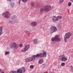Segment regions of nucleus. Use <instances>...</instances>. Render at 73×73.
<instances>
[{"instance_id":"423d86ee","label":"nucleus","mask_w":73,"mask_h":73,"mask_svg":"<svg viewBox=\"0 0 73 73\" xmlns=\"http://www.w3.org/2000/svg\"><path fill=\"white\" fill-rule=\"evenodd\" d=\"M57 27L55 26H52L51 27L50 30V34H52L53 33L57 31Z\"/></svg>"},{"instance_id":"f03ea898","label":"nucleus","mask_w":73,"mask_h":73,"mask_svg":"<svg viewBox=\"0 0 73 73\" xmlns=\"http://www.w3.org/2000/svg\"><path fill=\"white\" fill-rule=\"evenodd\" d=\"M53 8V7H51L50 5H48L45 7L44 8H41L40 9V12H43L44 11H45L46 12H49Z\"/></svg>"},{"instance_id":"393cba45","label":"nucleus","mask_w":73,"mask_h":73,"mask_svg":"<svg viewBox=\"0 0 73 73\" xmlns=\"http://www.w3.org/2000/svg\"><path fill=\"white\" fill-rule=\"evenodd\" d=\"M71 70L72 72H73V66H71Z\"/></svg>"},{"instance_id":"2eb2a0df","label":"nucleus","mask_w":73,"mask_h":73,"mask_svg":"<svg viewBox=\"0 0 73 73\" xmlns=\"http://www.w3.org/2000/svg\"><path fill=\"white\" fill-rule=\"evenodd\" d=\"M15 5V3L13 2H11L10 4V7L12 8V7H13Z\"/></svg>"},{"instance_id":"9b49d317","label":"nucleus","mask_w":73,"mask_h":73,"mask_svg":"<svg viewBox=\"0 0 73 73\" xmlns=\"http://www.w3.org/2000/svg\"><path fill=\"white\" fill-rule=\"evenodd\" d=\"M52 20L54 23H56L58 21V20L57 17L56 16H53L52 17Z\"/></svg>"},{"instance_id":"412c9836","label":"nucleus","mask_w":73,"mask_h":73,"mask_svg":"<svg viewBox=\"0 0 73 73\" xmlns=\"http://www.w3.org/2000/svg\"><path fill=\"white\" fill-rule=\"evenodd\" d=\"M3 26L0 27V31L3 32Z\"/></svg>"},{"instance_id":"2f4dec72","label":"nucleus","mask_w":73,"mask_h":73,"mask_svg":"<svg viewBox=\"0 0 73 73\" xmlns=\"http://www.w3.org/2000/svg\"><path fill=\"white\" fill-rule=\"evenodd\" d=\"M35 6H36V7H38V4H36V5H35Z\"/></svg>"},{"instance_id":"4468645a","label":"nucleus","mask_w":73,"mask_h":73,"mask_svg":"<svg viewBox=\"0 0 73 73\" xmlns=\"http://www.w3.org/2000/svg\"><path fill=\"white\" fill-rule=\"evenodd\" d=\"M44 62V60L42 59H40L38 61V63L39 64H42Z\"/></svg>"},{"instance_id":"cd10ccee","label":"nucleus","mask_w":73,"mask_h":73,"mask_svg":"<svg viewBox=\"0 0 73 73\" xmlns=\"http://www.w3.org/2000/svg\"><path fill=\"white\" fill-rule=\"evenodd\" d=\"M51 40L52 41H55V37L54 38H52Z\"/></svg>"},{"instance_id":"9d476101","label":"nucleus","mask_w":73,"mask_h":73,"mask_svg":"<svg viewBox=\"0 0 73 73\" xmlns=\"http://www.w3.org/2000/svg\"><path fill=\"white\" fill-rule=\"evenodd\" d=\"M55 40L56 42H59L61 41V38L58 35H56L55 36Z\"/></svg>"},{"instance_id":"f8f14e48","label":"nucleus","mask_w":73,"mask_h":73,"mask_svg":"<svg viewBox=\"0 0 73 73\" xmlns=\"http://www.w3.org/2000/svg\"><path fill=\"white\" fill-rule=\"evenodd\" d=\"M37 23L36 22H33L30 24V25H31V26L33 27H36V26L37 25Z\"/></svg>"},{"instance_id":"c9c22d12","label":"nucleus","mask_w":73,"mask_h":73,"mask_svg":"<svg viewBox=\"0 0 73 73\" xmlns=\"http://www.w3.org/2000/svg\"><path fill=\"white\" fill-rule=\"evenodd\" d=\"M70 1H72L73 3V0H70Z\"/></svg>"},{"instance_id":"6ab92c4d","label":"nucleus","mask_w":73,"mask_h":73,"mask_svg":"<svg viewBox=\"0 0 73 73\" xmlns=\"http://www.w3.org/2000/svg\"><path fill=\"white\" fill-rule=\"evenodd\" d=\"M31 4L32 7H35V3L33 2H32V3H31Z\"/></svg>"},{"instance_id":"aec40b11","label":"nucleus","mask_w":73,"mask_h":73,"mask_svg":"<svg viewBox=\"0 0 73 73\" xmlns=\"http://www.w3.org/2000/svg\"><path fill=\"white\" fill-rule=\"evenodd\" d=\"M25 61L26 62L30 61L29 58H27V59H26L25 60Z\"/></svg>"},{"instance_id":"f704fd0d","label":"nucleus","mask_w":73,"mask_h":73,"mask_svg":"<svg viewBox=\"0 0 73 73\" xmlns=\"http://www.w3.org/2000/svg\"><path fill=\"white\" fill-rule=\"evenodd\" d=\"M58 69H60V66H58Z\"/></svg>"},{"instance_id":"c756f323","label":"nucleus","mask_w":73,"mask_h":73,"mask_svg":"<svg viewBox=\"0 0 73 73\" xmlns=\"http://www.w3.org/2000/svg\"><path fill=\"white\" fill-rule=\"evenodd\" d=\"M9 23H10V24H12V23H13V21H9Z\"/></svg>"},{"instance_id":"7ed1b4c3","label":"nucleus","mask_w":73,"mask_h":73,"mask_svg":"<svg viewBox=\"0 0 73 73\" xmlns=\"http://www.w3.org/2000/svg\"><path fill=\"white\" fill-rule=\"evenodd\" d=\"M25 68L24 67H22L21 68L18 69L16 71H12L10 72L9 73H22L25 72Z\"/></svg>"},{"instance_id":"72a5a7b5","label":"nucleus","mask_w":73,"mask_h":73,"mask_svg":"<svg viewBox=\"0 0 73 73\" xmlns=\"http://www.w3.org/2000/svg\"><path fill=\"white\" fill-rule=\"evenodd\" d=\"M7 0V1H10V2H11V0L12 1V0Z\"/></svg>"},{"instance_id":"e433bc0d","label":"nucleus","mask_w":73,"mask_h":73,"mask_svg":"<svg viewBox=\"0 0 73 73\" xmlns=\"http://www.w3.org/2000/svg\"><path fill=\"white\" fill-rule=\"evenodd\" d=\"M1 69H0V72H1Z\"/></svg>"},{"instance_id":"4be33fe9","label":"nucleus","mask_w":73,"mask_h":73,"mask_svg":"<svg viewBox=\"0 0 73 73\" xmlns=\"http://www.w3.org/2000/svg\"><path fill=\"white\" fill-rule=\"evenodd\" d=\"M23 3H27L28 0H21Z\"/></svg>"},{"instance_id":"bb28decb","label":"nucleus","mask_w":73,"mask_h":73,"mask_svg":"<svg viewBox=\"0 0 73 73\" xmlns=\"http://www.w3.org/2000/svg\"><path fill=\"white\" fill-rule=\"evenodd\" d=\"M30 68H31V69H33V68H34V66L33 65H31L30 66Z\"/></svg>"},{"instance_id":"5701e85b","label":"nucleus","mask_w":73,"mask_h":73,"mask_svg":"<svg viewBox=\"0 0 73 73\" xmlns=\"http://www.w3.org/2000/svg\"><path fill=\"white\" fill-rule=\"evenodd\" d=\"M65 65V64L64 62H62L61 63V65L62 66H64Z\"/></svg>"},{"instance_id":"1a4fd4ad","label":"nucleus","mask_w":73,"mask_h":73,"mask_svg":"<svg viewBox=\"0 0 73 73\" xmlns=\"http://www.w3.org/2000/svg\"><path fill=\"white\" fill-rule=\"evenodd\" d=\"M29 45H25L23 49L21 50V52H25L26 51H27L28 49L29 48Z\"/></svg>"},{"instance_id":"ddd939ff","label":"nucleus","mask_w":73,"mask_h":73,"mask_svg":"<svg viewBox=\"0 0 73 73\" xmlns=\"http://www.w3.org/2000/svg\"><path fill=\"white\" fill-rule=\"evenodd\" d=\"M11 19L13 20H14L15 21H17V16L16 15H14L12 16Z\"/></svg>"},{"instance_id":"20e7f679","label":"nucleus","mask_w":73,"mask_h":73,"mask_svg":"<svg viewBox=\"0 0 73 73\" xmlns=\"http://www.w3.org/2000/svg\"><path fill=\"white\" fill-rule=\"evenodd\" d=\"M71 36H72V33L70 32L67 33L65 34L64 36V42H66L67 39L70 38Z\"/></svg>"},{"instance_id":"39448f33","label":"nucleus","mask_w":73,"mask_h":73,"mask_svg":"<svg viewBox=\"0 0 73 73\" xmlns=\"http://www.w3.org/2000/svg\"><path fill=\"white\" fill-rule=\"evenodd\" d=\"M59 58L61 61H66L68 60V58L66 57L64 54L60 55L59 56Z\"/></svg>"},{"instance_id":"f3484780","label":"nucleus","mask_w":73,"mask_h":73,"mask_svg":"<svg viewBox=\"0 0 73 73\" xmlns=\"http://www.w3.org/2000/svg\"><path fill=\"white\" fill-rule=\"evenodd\" d=\"M34 44H36L37 43V39H35L34 40Z\"/></svg>"},{"instance_id":"6e6552de","label":"nucleus","mask_w":73,"mask_h":73,"mask_svg":"<svg viewBox=\"0 0 73 73\" xmlns=\"http://www.w3.org/2000/svg\"><path fill=\"white\" fill-rule=\"evenodd\" d=\"M10 48L13 49H17L18 48V45L16 42H14L10 45Z\"/></svg>"},{"instance_id":"f257e3e1","label":"nucleus","mask_w":73,"mask_h":73,"mask_svg":"<svg viewBox=\"0 0 73 73\" xmlns=\"http://www.w3.org/2000/svg\"><path fill=\"white\" fill-rule=\"evenodd\" d=\"M46 53L45 51H43V53H41L40 54H38L36 55L33 56V57H31L29 58V60L30 61H33L35 60H36V58L38 57H46Z\"/></svg>"},{"instance_id":"dca6fc26","label":"nucleus","mask_w":73,"mask_h":73,"mask_svg":"<svg viewBox=\"0 0 73 73\" xmlns=\"http://www.w3.org/2000/svg\"><path fill=\"white\" fill-rule=\"evenodd\" d=\"M57 19H58V21L59 20V19H61L62 18V17L61 16H57Z\"/></svg>"},{"instance_id":"7c9ffc66","label":"nucleus","mask_w":73,"mask_h":73,"mask_svg":"<svg viewBox=\"0 0 73 73\" xmlns=\"http://www.w3.org/2000/svg\"><path fill=\"white\" fill-rule=\"evenodd\" d=\"M3 33V31H0V36H1L2 34Z\"/></svg>"},{"instance_id":"c85d7f7f","label":"nucleus","mask_w":73,"mask_h":73,"mask_svg":"<svg viewBox=\"0 0 73 73\" xmlns=\"http://www.w3.org/2000/svg\"><path fill=\"white\" fill-rule=\"evenodd\" d=\"M72 5V3L70 2H69L68 4V6H70Z\"/></svg>"},{"instance_id":"b1692460","label":"nucleus","mask_w":73,"mask_h":73,"mask_svg":"<svg viewBox=\"0 0 73 73\" xmlns=\"http://www.w3.org/2000/svg\"><path fill=\"white\" fill-rule=\"evenodd\" d=\"M9 54V52H7V51H6L5 52V55H7V54Z\"/></svg>"},{"instance_id":"0eeeda50","label":"nucleus","mask_w":73,"mask_h":73,"mask_svg":"<svg viewBox=\"0 0 73 73\" xmlns=\"http://www.w3.org/2000/svg\"><path fill=\"white\" fill-rule=\"evenodd\" d=\"M10 13L9 12H4L3 13L2 15L3 17H4L5 18H6L7 19H9V17H10Z\"/></svg>"},{"instance_id":"a878e982","label":"nucleus","mask_w":73,"mask_h":73,"mask_svg":"<svg viewBox=\"0 0 73 73\" xmlns=\"http://www.w3.org/2000/svg\"><path fill=\"white\" fill-rule=\"evenodd\" d=\"M19 46L21 48V47H22L23 46V45L21 44H19Z\"/></svg>"},{"instance_id":"a211bd4d","label":"nucleus","mask_w":73,"mask_h":73,"mask_svg":"<svg viewBox=\"0 0 73 73\" xmlns=\"http://www.w3.org/2000/svg\"><path fill=\"white\" fill-rule=\"evenodd\" d=\"M64 0H59V4H61L62 3H63L64 1Z\"/></svg>"},{"instance_id":"473e14b6","label":"nucleus","mask_w":73,"mask_h":73,"mask_svg":"<svg viewBox=\"0 0 73 73\" xmlns=\"http://www.w3.org/2000/svg\"><path fill=\"white\" fill-rule=\"evenodd\" d=\"M21 0H19V5H20V1H21Z\"/></svg>"}]
</instances>
